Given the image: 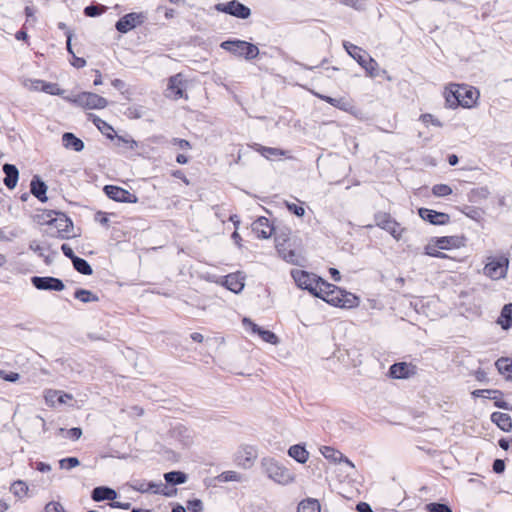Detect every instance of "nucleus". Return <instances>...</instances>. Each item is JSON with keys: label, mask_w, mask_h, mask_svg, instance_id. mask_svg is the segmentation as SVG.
<instances>
[{"label": "nucleus", "mask_w": 512, "mask_h": 512, "mask_svg": "<svg viewBox=\"0 0 512 512\" xmlns=\"http://www.w3.org/2000/svg\"><path fill=\"white\" fill-rule=\"evenodd\" d=\"M309 295L320 298L331 306L350 309L359 305V297L348 290H307Z\"/></svg>", "instance_id": "obj_1"}, {"label": "nucleus", "mask_w": 512, "mask_h": 512, "mask_svg": "<svg viewBox=\"0 0 512 512\" xmlns=\"http://www.w3.org/2000/svg\"><path fill=\"white\" fill-rule=\"evenodd\" d=\"M261 467L267 477L275 483L287 485L295 480L294 474L272 457H264L261 460Z\"/></svg>", "instance_id": "obj_2"}, {"label": "nucleus", "mask_w": 512, "mask_h": 512, "mask_svg": "<svg viewBox=\"0 0 512 512\" xmlns=\"http://www.w3.org/2000/svg\"><path fill=\"white\" fill-rule=\"evenodd\" d=\"M220 47L236 56H244L247 60H252L259 54L256 45L243 40H227L222 42Z\"/></svg>", "instance_id": "obj_3"}, {"label": "nucleus", "mask_w": 512, "mask_h": 512, "mask_svg": "<svg viewBox=\"0 0 512 512\" xmlns=\"http://www.w3.org/2000/svg\"><path fill=\"white\" fill-rule=\"evenodd\" d=\"M291 276L293 277L297 288H316L320 285L325 286L326 288H339L338 286L328 283L316 274L308 273L304 270L293 269L291 271Z\"/></svg>", "instance_id": "obj_4"}, {"label": "nucleus", "mask_w": 512, "mask_h": 512, "mask_svg": "<svg viewBox=\"0 0 512 512\" xmlns=\"http://www.w3.org/2000/svg\"><path fill=\"white\" fill-rule=\"evenodd\" d=\"M509 260L504 256L489 257L483 269L486 276L497 280L503 278L508 270Z\"/></svg>", "instance_id": "obj_5"}, {"label": "nucleus", "mask_w": 512, "mask_h": 512, "mask_svg": "<svg viewBox=\"0 0 512 512\" xmlns=\"http://www.w3.org/2000/svg\"><path fill=\"white\" fill-rule=\"evenodd\" d=\"M71 101L86 109H103L108 105V101L104 97L92 92H82Z\"/></svg>", "instance_id": "obj_6"}, {"label": "nucleus", "mask_w": 512, "mask_h": 512, "mask_svg": "<svg viewBox=\"0 0 512 512\" xmlns=\"http://www.w3.org/2000/svg\"><path fill=\"white\" fill-rule=\"evenodd\" d=\"M215 9L219 12L232 15L240 19H247L251 15V10L246 5L237 0H231L226 3H218Z\"/></svg>", "instance_id": "obj_7"}, {"label": "nucleus", "mask_w": 512, "mask_h": 512, "mask_svg": "<svg viewBox=\"0 0 512 512\" xmlns=\"http://www.w3.org/2000/svg\"><path fill=\"white\" fill-rule=\"evenodd\" d=\"M104 192L110 199L117 202L136 203L138 201L135 194H132L119 186L106 185L104 187Z\"/></svg>", "instance_id": "obj_8"}, {"label": "nucleus", "mask_w": 512, "mask_h": 512, "mask_svg": "<svg viewBox=\"0 0 512 512\" xmlns=\"http://www.w3.org/2000/svg\"><path fill=\"white\" fill-rule=\"evenodd\" d=\"M186 88V81L183 79V76L181 74H176L174 76H171L169 78L167 90H166V96L169 98H172L174 100L180 99V98H187L186 95H184V90Z\"/></svg>", "instance_id": "obj_9"}, {"label": "nucleus", "mask_w": 512, "mask_h": 512, "mask_svg": "<svg viewBox=\"0 0 512 512\" xmlns=\"http://www.w3.org/2000/svg\"><path fill=\"white\" fill-rule=\"evenodd\" d=\"M416 374L417 367L407 362H397L389 368V376L394 379H408Z\"/></svg>", "instance_id": "obj_10"}, {"label": "nucleus", "mask_w": 512, "mask_h": 512, "mask_svg": "<svg viewBox=\"0 0 512 512\" xmlns=\"http://www.w3.org/2000/svg\"><path fill=\"white\" fill-rule=\"evenodd\" d=\"M257 449L251 445H244L239 448L236 454V461L239 466L250 468L257 458Z\"/></svg>", "instance_id": "obj_11"}, {"label": "nucleus", "mask_w": 512, "mask_h": 512, "mask_svg": "<svg viewBox=\"0 0 512 512\" xmlns=\"http://www.w3.org/2000/svg\"><path fill=\"white\" fill-rule=\"evenodd\" d=\"M455 86L459 92V100L461 101V106L465 108H471L479 98V91L466 85L457 84Z\"/></svg>", "instance_id": "obj_12"}, {"label": "nucleus", "mask_w": 512, "mask_h": 512, "mask_svg": "<svg viewBox=\"0 0 512 512\" xmlns=\"http://www.w3.org/2000/svg\"><path fill=\"white\" fill-rule=\"evenodd\" d=\"M419 216L433 225H445L450 221V216L446 213L437 212L432 209L420 208Z\"/></svg>", "instance_id": "obj_13"}, {"label": "nucleus", "mask_w": 512, "mask_h": 512, "mask_svg": "<svg viewBox=\"0 0 512 512\" xmlns=\"http://www.w3.org/2000/svg\"><path fill=\"white\" fill-rule=\"evenodd\" d=\"M142 15L138 13H128L116 22V29L121 33H127L142 22Z\"/></svg>", "instance_id": "obj_14"}, {"label": "nucleus", "mask_w": 512, "mask_h": 512, "mask_svg": "<svg viewBox=\"0 0 512 512\" xmlns=\"http://www.w3.org/2000/svg\"><path fill=\"white\" fill-rule=\"evenodd\" d=\"M132 489L138 491L140 493L153 492L155 494L161 493L165 496H171V493L165 492L164 490H160L162 487V483L156 482H146L144 480H137L131 485Z\"/></svg>", "instance_id": "obj_15"}, {"label": "nucleus", "mask_w": 512, "mask_h": 512, "mask_svg": "<svg viewBox=\"0 0 512 512\" xmlns=\"http://www.w3.org/2000/svg\"><path fill=\"white\" fill-rule=\"evenodd\" d=\"M118 497L115 489L108 486H97L91 492V499L95 502H102L105 500L113 501Z\"/></svg>", "instance_id": "obj_16"}, {"label": "nucleus", "mask_w": 512, "mask_h": 512, "mask_svg": "<svg viewBox=\"0 0 512 512\" xmlns=\"http://www.w3.org/2000/svg\"><path fill=\"white\" fill-rule=\"evenodd\" d=\"M252 231L258 238L268 239L273 232V227L270 225L266 217H259L252 224Z\"/></svg>", "instance_id": "obj_17"}, {"label": "nucleus", "mask_w": 512, "mask_h": 512, "mask_svg": "<svg viewBox=\"0 0 512 512\" xmlns=\"http://www.w3.org/2000/svg\"><path fill=\"white\" fill-rule=\"evenodd\" d=\"M50 223L57 228L59 236L61 238L70 237V232L73 228V224L72 221L64 214H58V217L52 219Z\"/></svg>", "instance_id": "obj_18"}, {"label": "nucleus", "mask_w": 512, "mask_h": 512, "mask_svg": "<svg viewBox=\"0 0 512 512\" xmlns=\"http://www.w3.org/2000/svg\"><path fill=\"white\" fill-rule=\"evenodd\" d=\"M315 95L318 98H320L321 100L329 103L333 107H336L345 112L353 113V110L355 108L354 105L352 104V102L344 97L332 98L330 96H326V95H322V94H318V93H315Z\"/></svg>", "instance_id": "obj_19"}, {"label": "nucleus", "mask_w": 512, "mask_h": 512, "mask_svg": "<svg viewBox=\"0 0 512 512\" xmlns=\"http://www.w3.org/2000/svg\"><path fill=\"white\" fill-rule=\"evenodd\" d=\"M378 226L389 232L394 238L399 239L402 233L400 225L387 215L378 217Z\"/></svg>", "instance_id": "obj_20"}, {"label": "nucleus", "mask_w": 512, "mask_h": 512, "mask_svg": "<svg viewBox=\"0 0 512 512\" xmlns=\"http://www.w3.org/2000/svg\"><path fill=\"white\" fill-rule=\"evenodd\" d=\"M219 283L225 288H244L245 275L242 272L231 273L222 277Z\"/></svg>", "instance_id": "obj_21"}, {"label": "nucleus", "mask_w": 512, "mask_h": 512, "mask_svg": "<svg viewBox=\"0 0 512 512\" xmlns=\"http://www.w3.org/2000/svg\"><path fill=\"white\" fill-rule=\"evenodd\" d=\"M322 455L332 461V462H344L346 463L347 465H349L350 467L354 468V464L347 458L345 457L340 451L330 447V446H323L321 449H320Z\"/></svg>", "instance_id": "obj_22"}, {"label": "nucleus", "mask_w": 512, "mask_h": 512, "mask_svg": "<svg viewBox=\"0 0 512 512\" xmlns=\"http://www.w3.org/2000/svg\"><path fill=\"white\" fill-rule=\"evenodd\" d=\"M343 47L346 50V52L357 61V63L361 66L365 63L368 57H370L362 48L344 41Z\"/></svg>", "instance_id": "obj_23"}, {"label": "nucleus", "mask_w": 512, "mask_h": 512, "mask_svg": "<svg viewBox=\"0 0 512 512\" xmlns=\"http://www.w3.org/2000/svg\"><path fill=\"white\" fill-rule=\"evenodd\" d=\"M3 172L5 173L4 184L7 188L13 189L17 185L19 171L13 164H4Z\"/></svg>", "instance_id": "obj_24"}, {"label": "nucleus", "mask_w": 512, "mask_h": 512, "mask_svg": "<svg viewBox=\"0 0 512 512\" xmlns=\"http://www.w3.org/2000/svg\"><path fill=\"white\" fill-rule=\"evenodd\" d=\"M491 421L504 432H510L512 429V419L507 413L493 412Z\"/></svg>", "instance_id": "obj_25"}, {"label": "nucleus", "mask_w": 512, "mask_h": 512, "mask_svg": "<svg viewBox=\"0 0 512 512\" xmlns=\"http://www.w3.org/2000/svg\"><path fill=\"white\" fill-rule=\"evenodd\" d=\"M35 288H64L61 280L52 277H37L31 278Z\"/></svg>", "instance_id": "obj_26"}, {"label": "nucleus", "mask_w": 512, "mask_h": 512, "mask_svg": "<svg viewBox=\"0 0 512 512\" xmlns=\"http://www.w3.org/2000/svg\"><path fill=\"white\" fill-rule=\"evenodd\" d=\"M30 186H31V193L37 199H39L41 202H45L47 200V197H46L47 186L38 176L33 177Z\"/></svg>", "instance_id": "obj_27"}, {"label": "nucleus", "mask_w": 512, "mask_h": 512, "mask_svg": "<svg viewBox=\"0 0 512 512\" xmlns=\"http://www.w3.org/2000/svg\"><path fill=\"white\" fill-rule=\"evenodd\" d=\"M62 142L65 148L80 152L84 148V143L81 139L76 137L73 133H64Z\"/></svg>", "instance_id": "obj_28"}, {"label": "nucleus", "mask_w": 512, "mask_h": 512, "mask_svg": "<svg viewBox=\"0 0 512 512\" xmlns=\"http://www.w3.org/2000/svg\"><path fill=\"white\" fill-rule=\"evenodd\" d=\"M288 455L301 464H304L309 458L308 451L300 444L292 445L288 449Z\"/></svg>", "instance_id": "obj_29"}, {"label": "nucleus", "mask_w": 512, "mask_h": 512, "mask_svg": "<svg viewBox=\"0 0 512 512\" xmlns=\"http://www.w3.org/2000/svg\"><path fill=\"white\" fill-rule=\"evenodd\" d=\"M498 323L505 330L512 327V303L505 304L501 310Z\"/></svg>", "instance_id": "obj_30"}, {"label": "nucleus", "mask_w": 512, "mask_h": 512, "mask_svg": "<svg viewBox=\"0 0 512 512\" xmlns=\"http://www.w3.org/2000/svg\"><path fill=\"white\" fill-rule=\"evenodd\" d=\"M252 147L267 159H271L273 157L278 156H285L287 153L286 151L281 150L279 148L264 147L260 144H254Z\"/></svg>", "instance_id": "obj_31"}, {"label": "nucleus", "mask_w": 512, "mask_h": 512, "mask_svg": "<svg viewBox=\"0 0 512 512\" xmlns=\"http://www.w3.org/2000/svg\"><path fill=\"white\" fill-rule=\"evenodd\" d=\"M297 512H321V506L317 499L307 498L298 504Z\"/></svg>", "instance_id": "obj_32"}, {"label": "nucleus", "mask_w": 512, "mask_h": 512, "mask_svg": "<svg viewBox=\"0 0 512 512\" xmlns=\"http://www.w3.org/2000/svg\"><path fill=\"white\" fill-rule=\"evenodd\" d=\"M472 395L474 397L487 398V400L493 399L495 403L496 401H502L501 397L503 396V393L500 390L495 389H478L474 390Z\"/></svg>", "instance_id": "obj_33"}, {"label": "nucleus", "mask_w": 512, "mask_h": 512, "mask_svg": "<svg viewBox=\"0 0 512 512\" xmlns=\"http://www.w3.org/2000/svg\"><path fill=\"white\" fill-rule=\"evenodd\" d=\"M456 84H451L445 93L446 103L450 108H455L457 106H461V101L459 100V92L456 89Z\"/></svg>", "instance_id": "obj_34"}, {"label": "nucleus", "mask_w": 512, "mask_h": 512, "mask_svg": "<svg viewBox=\"0 0 512 512\" xmlns=\"http://www.w3.org/2000/svg\"><path fill=\"white\" fill-rule=\"evenodd\" d=\"M164 479L170 485H179L187 481V475L182 471H170L164 474Z\"/></svg>", "instance_id": "obj_35"}, {"label": "nucleus", "mask_w": 512, "mask_h": 512, "mask_svg": "<svg viewBox=\"0 0 512 512\" xmlns=\"http://www.w3.org/2000/svg\"><path fill=\"white\" fill-rule=\"evenodd\" d=\"M495 366L498 372L502 375L507 374V379L512 380V376L509 373H512V360L509 358L501 357L495 362Z\"/></svg>", "instance_id": "obj_36"}, {"label": "nucleus", "mask_w": 512, "mask_h": 512, "mask_svg": "<svg viewBox=\"0 0 512 512\" xmlns=\"http://www.w3.org/2000/svg\"><path fill=\"white\" fill-rule=\"evenodd\" d=\"M28 490L27 484L22 480H16L10 486V491L20 499L27 495Z\"/></svg>", "instance_id": "obj_37"}, {"label": "nucleus", "mask_w": 512, "mask_h": 512, "mask_svg": "<svg viewBox=\"0 0 512 512\" xmlns=\"http://www.w3.org/2000/svg\"><path fill=\"white\" fill-rule=\"evenodd\" d=\"M361 67L365 69L366 73L372 78L380 75L378 63L372 57H368Z\"/></svg>", "instance_id": "obj_38"}, {"label": "nucleus", "mask_w": 512, "mask_h": 512, "mask_svg": "<svg viewBox=\"0 0 512 512\" xmlns=\"http://www.w3.org/2000/svg\"><path fill=\"white\" fill-rule=\"evenodd\" d=\"M74 268L81 274L90 275L92 273V268L89 263L80 257H74L73 259Z\"/></svg>", "instance_id": "obj_39"}, {"label": "nucleus", "mask_w": 512, "mask_h": 512, "mask_svg": "<svg viewBox=\"0 0 512 512\" xmlns=\"http://www.w3.org/2000/svg\"><path fill=\"white\" fill-rule=\"evenodd\" d=\"M37 85H41V91L51 94V95H60L62 90L55 83H47L42 80H35Z\"/></svg>", "instance_id": "obj_40"}, {"label": "nucleus", "mask_w": 512, "mask_h": 512, "mask_svg": "<svg viewBox=\"0 0 512 512\" xmlns=\"http://www.w3.org/2000/svg\"><path fill=\"white\" fill-rule=\"evenodd\" d=\"M279 253L282 255L283 259L292 264H298L300 260V255L292 250L286 248H278Z\"/></svg>", "instance_id": "obj_41"}, {"label": "nucleus", "mask_w": 512, "mask_h": 512, "mask_svg": "<svg viewBox=\"0 0 512 512\" xmlns=\"http://www.w3.org/2000/svg\"><path fill=\"white\" fill-rule=\"evenodd\" d=\"M73 295H74V298H76L84 303H87L90 301H97L99 299L97 295H95L91 292V290H75Z\"/></svg>", "instance_id": "obj_42"}, {"label": "nucleus", "mask_w": 512, "mask_h": 512, "mask_svg": "<svg viewBox=\"0 0 512 512\" xmlns=\"http://www.w3.org/2000/svg\"><path fill=\"white\" fill-rule=\"evenodd\" d=\"M427 512H453L449 505L438 502H431L425 505Z\"/></svg>", "instance_id": "obj_43"}, {"label": "nucleus", "mask_w": 512, "mask_h": 512, "mask_svg": "<svg viewBox=\"0 0 512 512\" xmlns=\"http://www.w3.org/2000/svg\"><path fill=\"white\" fill-rule=\"evenodd\" d=\"M258 335L261 337V339L264 342H267V343H270L273 345H276L279 342V338L277 337V335L270 330H265V329L261 328V330L258 332Z\"/></svg>", "instance_id": "obj_44"}, {"label": "nucleus", "mask_w": 512, "mask_h": 512, "mask_svg": "<svg viewBox=\"0 0 512 512\" xmlns=\"http://www.w3.org/2000/svg\"><path fill=\"white\" fill-rule=\"evenodd\" d=\"M458 239L455 237H441L437 239V247L440 249H449L457 246Z\"/></svg>", "instance_id": "obj_45"}, {"label": "nucleus", "mask_w": 512, "mask_h": 512, "mask_svg": "<svg viewBox=\"0 0 512 512\" xmlns=\"http://www.w3.org/2000/svg\"><path fill=\"white\" fill-rule=\"evenodd\" d=\"M80 465V461L77 457H67L63 458L59 461V466L61 469L70 470Z\"/></svg>", "instance_id": "obj_46"}, {"label": "nucleus", "mask_w": 512, "mask_h": 512, "mask_svg": "<svg viewBox=\"0 0 512 512\" xmlns=\"http://www.w3.org/2000/svg\"><path fill=\"white\" fill-rule=\"evenodd\" d=\"M432 193L436 197H444L452 193V189L446 184H436L432 188Z\"/></svg>", "instance_id": "obj_47"}, {"label": "nucleus", "mask_w": 512, "mask_h": 512, "mask_svg": "<svg viewBox=\"0 0 512 512\" xmlns=\"http://www.w3.org/2000/svg\"><path fill=\"white\" fill-rule=\"evenodd\" d=\"M106 7L102 5H90L85 7L84 14L88 17H96L105 11Z\"/></svg>", "instance_id": "obj_48"}, {"label": "nucleus", "mask_w": 512, "mask_h": 512, "mask_svg": "<svg viewBox=\"0 0 512 512\" xmlns=\"http://www.w3.org/2000/svg\"><path fill=\"white\" fill-rule=\"evenodd\" d=\"M59 395V390L48 389L45 391L44 398L48 406H55Z\"/></svg>", "instance_id": "obj_49"}, {"label": "nucleus", "mask_w": 512, "mask_h": 512, "mask_svg": "<svg viewBox=\"0 0 512 512\" xmlns=\"http://www.w3.org/2000/svg\"><path fill=\"white\" fill-rule=\"evenodd\" d=\"M219 477L224 482H230V481L239 482L241 480V475L236 471H224L220 474Z\"/></svg>", "instance_id": "obj_50"}, {"label": "nucleus", "mask_w": 512, "mask_h": 512, "mask_svg": "<svg viewBox=\"0 0 512 512\" xmlns=\"http://www.w3.org/2000/svg\"><path fill=\"white\" fill-rule=\"evenodd\" d=\"M117 141L119 144L132 150L138 147V143L129 136H117Z\"/></svg>", "instance_id": "obj_51"}, {"label": "nucleus", "mask_w": 512, "mask_h": 512, "mask_svg": "<svg viewBox=\"0 0 512 512\" xmlns=\"http://www.w3.org/2000/svg\"><path fill=\"white\" fill-rule=\"evenodd\" d=\"M60 433L66 432V437L72 440H78L82 435V430L79 427H73L65 430L64 428L59 429Z\"/></svg>", "instance_id": "obj_52"}, {"label": "nucleus", "mask_w": 512, "mask_h": 512, "mask_svg": "<svg viewBox=\"0 0 512 512\" xmlns=\"http://www.w3.org/2000/svg\"><path fill=\"white\" fill-rule=\"evenodd\" d=\"M93 121H94L95 125L99 128V130L102 131V133H105L108 137H111L109 132L114 131L112 126H110L108 123H106L104 120H102L98 117H95Z\"/></svg>", "instance_id": "obj_53"}, {"label": "nucleus", "mask_w": 512, "mask_h": 512, "mask_svg": "<svg viewBox=\"0 0 512 512\" xmlns=\"http://www.w3.org/2000/svg\"><path fill=\"white\" fill-rule=\"evenodd\" d=\"M258 297L261 298V302L259 303L260 308L266 309L271 306L273 301L269 290H264L263 296L258 295Z\"/></svg>", "instance_id": "obj_54"}, {"label": "nucleus", "mask_w": 512, "mask_h": 512, "mask_svg": "<svg viewBox=\"0 0 512 512\" xmlns=\"http://www.w3.org/2000/svg\"><path fill=\"white\" fill-rule=\"evenodd\" d=\"M187 509L191 512H201L203 510V503L200 499H193L187 502Z\"/></svg>", "instance_id": "obj_55"}, {"label": "nucleus", "mask_w": 512, "mask_h": 512, "mask_svg": "<svg viewBox=\"0 0 512 512\" xmlns=\"http://www.w3.org/2000/svg\"><path fill=\"white\" fill-rule=\"evenodd\" d=\"M45 512H66L64 507L56 501H51L45 505Z\"/></svg>", "instance_id": "obj_56"}, {"label": "nucleus", "mask_w": 512, "mask_h": 512, "mask_svg": "<svg viewBox=\"0 0 512 512\" xmlns=\"http://www.w3.org/2000/svg\"><path fill=\"white\" fill-rule=\"evenodd\" d=\"M420 119L425 125L431 124L437 127H440L442 125L441 122L438 119L434 118V116L431 114H423L420 116Z\"/></svg>", "instance_id": "obj_57"}, {"label": "nucleus", "mask_w": 512, "mask_h": 512, "mask_svg": "<svg viewBox=\"0 0 512 512\" xmlns=\"http://www.w3.org/2000/svg\"><path fill=\"white\" fill-rule=\"evenodd\" d=\"M286 206L291 213L295 214L298 217L303 216L305 213L304 208L295 203H287Z\"/></svg>", "instance_id": "obj_58"}, {"label": "nucleus", "mask_w": 512, "mask_h": 512, "mask_svg": "<svg viewBox=\"0 0 512 512\" xmlns=\"http://www.w3.org/2000/svg\"><path fill=\"white\" fill-rule=\"evenodd\" d=\"M242 323L245 328H250L253 333L258 334V332L261 330V327H259L257 324H255L247 317L243 318Z\"/></svg>", "instance_id": "obj_59"}, {"label": "nucleus", "mask_w": 512, "mask_h": 512, "mask_svg": "<svg viewBox=\"0 0 512 512\" xmlns=\"http://www.w3.org/2000/svg\"><path fill=\"white\" fill-rule=\"evenodd\" d=\"M0 374L5 381L12 383L18 381L20 378V375L16 372L5 373L4 371H0Z\"/></svg>", "instance_id": "obj_60"}, {"label": "nucleus", "mask_w": 512, "mask_h": 512, "mask_svg": "<svg viewBox=\"0 0 512 512\" xmlns=\"http://www.w3.org/2000/svg\"><path fill=\"white\" fill-rule=\"evenodd\" d=\"M492 468H493V471L496 474L503 473L504 470H505V462H504V460H502V459L494 460Z\"/></svg>", "instance_id": "obj_61"}, {"label": "nucleus", "mask_w": 512, "mask_h": 512, "mask_svg": "<svg viewBox=\"0 0 512 512\" xmlns=\"http://www.w3.org/2000/svg\"><path fill=\"white\" fill-rule=\"evenodd\" d=\"M341 2L345 5L355 8L357 10L363 9V7H364L363 0H341Z\"/></svg>", "instance_id": "obj_62"}, {"label": "nucleus", "mask_w": 512, "mask_h": 512, "mask_svg": "<svg viewBox=\"0 0 512 512\" xmlns=\"http://www.w3.org/2000/svg\"><path fill=\"white\" fill-rule=\"evenodd\" d=\"M73 400V395L59 390L57 402L60 404H66L68 401Z\"/></svg>", "instance_id": "obj_63"}, {"label": "nucleus", "mask_w": 512, "mask_h": 512, "mask_svg": "<svg viewBox=\"0 0 512 512\" xmlns=\"http://www.w3.org/2000/svg\"><path fill=\"white\" fill-rule=\"evenodd\" d=\"M356 510L358 512H373L370 504L366 503V502H359L357 505H356Z\"/></svg>", "instance_id": "obj_64"}]
</instances>
